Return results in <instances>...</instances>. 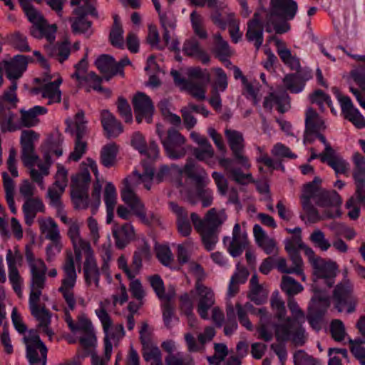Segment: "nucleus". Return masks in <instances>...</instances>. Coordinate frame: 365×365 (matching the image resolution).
<instances>
[{"instance_id":"37","label":"nucleus","mask_w":365,"mask_h":365,"mask_svg":"<svg viewBox=\"0 0 365 365\" xmlns=\"http://www.w3.org/2000/svg\"><path fill=\"white\" fill-rule=\"evenodd\" d=\"M354 166L353 177L355 181L357 192L365 190V158L359 153H354L352 155Z\"/></svg>"},{"instance_id":"45","label":"nucleus","mask_w":365,"mask_h":365,"mask_svg":"<svg viewBox=\"0 0 365 365\" xmlns=\"http://www.w3.org/2000/svg\"><path fill=\"white\" fill-rule=\"evenodd\" d=\"M220 166L226 171L229 177L238 183L247 184L252 180L250 174H244L240 169L232 168V160L228 158H221L219 160Z\"/></svg>"},{"instance_id":"4","label":"nucleus","mask_w":365,"mask_h":365,"mask_svg":"<svg viewBox=\"0 0 365 365\" xmlns=\"http://www.w3.org/2000/svg\"><path fill=\"white\" fill-rule=\"evenodd\" d=\"M271 306L279 320V323L275 326V335L278 341H284L291 336H299L303 333L302 324L305 322V316L292 297L288 299V307L293 319L285 317L284 303L279 298L277 292L272 296Z\"/></svg>"},{"instance_id":"6","label":"nucleus","mask_w":365,"mask_h":365,"mask_svg":"<svg viewBox=\"0 0 365 365\" xmlns=\"http://www.w3.org/2000/svg\"><path fill=\"white\" fill-rule=\"evenodd\" d=\"M90 171L98 178L99 173L96 162L87 158L81 163L80 172L72 178L71 198L77 209H86L91 205L88 195L91 181Z\"/></svg>"},{"instance_id":"44","label":"nucleus","mask_w":365,"mask_h":365,"mask_svg":"<svg viewBox=\"0 0 365 365\" xmlns=\"http://www.w3.org/2000/svg\"><path fill=\"white\" fill-rule=\"evenodd\" d=\"M155 10L158 11L160 21L163 28L164 29L163 39L168 42V34L170 31L173 30L176 26V20L175 15L170 11L162 12L160 11V4L158 0H152Z\"/></svg>"},{"instance_id":"10","label":"nucleus","mask_w":365,"mask_h":365,"mask_svg":"<svg viewBox=\"0 0 365 365\" xmlns=\"http://www.w3.org/2000/svg\"><path fill=\"white\" fill-rule=\"evenodd\" d=\"M29 19L32 24L30 29L31 35L36 38H45L48 41L53 42L56 38V25L48 24L41 14L29 4L28 0H19Z\"/></svg>"},{"instance_id":"42","label":"nucleus","mask_w":365,"mask_h":365,"mask_svg":"<svg viewBox=\"0 0 365 365\" xmlns=\"http://www.w3.org/2000/svg\"><path fill=\"white\" fill-rule=\"evenodd\" d=\"M103 200L106 206V222L110 224L113 219L114 210L117 203V192L113 183H106Z\"/></svg>"},{"instance_id":"5","label":"nucleus","mask_w":365,"mask_h":365,"mask_svg":"<svg viewBox=\"0 0 365 365\" xmlns=\"http://www.w3.org/2000/svg\"><path fill=\"white\" fill-rule=\"evenodd\" d=\"M38 138L39 135L32 130L22 131L21 135V159L24 165L29 168L32 180L42 188H44L43 180L44 177L49 174L51 162L48 154L44 155L45 162L42 163L35 153L34 143L38 140Z\"/></svg>"},{"instance_id":"36","label":"nucleus","mask_w":365,"mask_h":365,"mask_svg":"<svg viewBox=\"0 0 365 365\" xmlns=\"http://www.w3.org/2000/svg\"><path fill=\"white\" fill-rule=\"evenodd\" d=\"M131 145L140 154L147 156L148 158L155 159L159 155L158 145L154 142H150L149 145L147 146L144 137L138 132L133 134L131 139Z\"/></svg>"},{"instance_id":"49","label":"nucleus","mask_w":365,"mask_h":365,"mask_svg":"<svg viewBox=\"0 0 365 365\" xmlns=\"http://www.w3.org/2000/svg\"><path fill=\"white\" fill-rule=\"evenodd\" d=\"M258 312L260 318L259 324L257 328V338L265 341H269L273 338V332L269 324V317L264 309H259Z\"/></svg>"},{"instance_id":"8","label":"nucleus","mask_w":365,"mask_h":365,"mask_svg":"<svg viewBox=\"0 0 365 365\" xmlns=\"http://www.w3.org/2000/svg\"><path fill=\"white\" fill-rule=\"evenodd\" d=\"M305 255L313 268L314 283L312 286L314 294L315 291L320 293H326L329 297V294L325 289H319L317 286L322 280L329 288L334 284V278L336 275V264L330 260H326L317 256L310 247H307Z\"/></svg>"},{"instance_id":"64","label":"nucleus","mask_w":365,"mask_h":365,"mask_svg":"<svg viewBox=\"0 0 365 365\" xmlns=\"http://www.w3.org/2000/svg\"><path fill=\"white\" fill-rule=\"evenodd\" d=\"M364 339L350 340V349L353 355L359 360L361 365H365V348Z\"/></svg>"},{"instance_id":"13","label":"nucleus","mask_w":365,"mask_h":365,"mask_svg":"<svg viewBox=\"0 0 365 365\" xmlns=\"http://www.w3.org/2000/svg\"><path fill=\"white\" fill-rule=\"evenodd\" d=\"M36 81H42V84L32 90L33 93L41 95L43 98L48 100V104L60 103L61 101V91L59 88L62 83V78L58 73L50 74L45 72L42 79L36 78Z\"/></svg>"},{"instance_id":"54","label":"nucleus","mask_w":365,"mask_h":365,"mask_svg":"<svg viewBox=\"0 0 365 365\" xmlns=\"http://www.w3.org/2000/svg\"><path fill=\"white\" fill-rule=\"evenodd\" d=\"M225 219L224 212H217L215 208L210 209L204 220L200 219L203 228L216 230Z\"/></svg>"},{"instance_id":"38","label":"nucleus","mask_w":365,"mask_h":365,"mask_svg":"<svg viewBox=\"0 0 365 365\" xmlns=\"http://www.w3.org/2000/svg\"><path fill=\"white\" fill-rule=\"evenodd\" d=\"M265 108L272 109L274 106L280 113L286 112L289 108V96L286 91H279L270 93L264 101Z\"/></svg>"},{"instance_id":"17","label":"nucleus","mask_w":365,"mask_h":365,"mask_svg":"<svg viewBox=\"0 0 365 365\" xmlns=\"http://www.w3.org/2000/svg\"><path fill=\"white\" fill-rule=\"evenodd\" d=\"M330 306V297L326 293L315 291L309 307L308 321L316 330L320 329V319Z\"/></svg>"},{"instance_id":"51","label":"nucleus","mask_w":365,"mask_h":365,"mask_svg":"<svg viewBox=\"0 0 365 365\" xmlns=\"http://www.w3.org/2000/svg\"><path fill=\"white\" fill-rule=\"evenodd\" d=\"M182 50L186 55L195 57L204 63L209 61L208 55L200 48L198 41L195 38L185 41Z\"/></svg>"},{"instance_id":"59","label":"nucleus","mask_w":365,"mask_h":365,"mask_svg":"<svg viewBox=\"0 0 365 365\" xmlns=\"http://www.w3.org/2000/svg\"><path fill=\"white\" fill-rule=\"evenodd\" d=\"M281 288L289 297L297 294L303 290L302 285L289 276L282 277Z\"/></svg>"},{"instance_id":"48","label":"nucleus","mask_w":365,"mask_h":365,"mask_svg":"<svg viewBox=\"0 0 365 365\" xmlns=\"http://www.w3.org/2000/svg\"><path fill=\"white\" fill-rule=\"evenodd\" d=\"M41 232L49 240L61 239L58 226L51 217H41L38 220Z\"/></svg>"},{"instance_id":"32","label":"nucleus","mask_w":365,"mask_h":365,"mask_svg":"<svg viewBox=\"0 0 365 365\" xmlns=\"http://www.w3.org/2000/svg\"><path fill=\"white\" fill-rule=\"evenodd\" d=\"M259 13L256 12L253 19L247 23V30L246 33L247 39L254 43L257 50H258L263 43V25L259 17Z\"/></svg>"},{"instance_id":"15","label":"nucleus","mask_w":365,"mask_h":365,"mask_svg":"<svg viewBox=\"0 0 365 365\" xmlns=\"http://www.w3.org/2000/svg\"><path fill=\"white\" fill-rule=\"evenodd\" d=\"M42 293H30L29 295V309L32 316L38 322V329L39 331L45 334L51 339L53 333L50 328L51 314L44 307H40L38 304L40 297Z\"/></svg>"},{"instance_id":"16","label":"nucleus","mask_w":365,"mask_h":365,"mask_svg":"<svg viewBox=\"0 0 365 365\" xmlns=\"http://www.w3.org/2000/svg\"><path fill=\"white\" fill-rule=\"evenodd\" d=\"M26 357L30 365H46L47 348L36 333L24 337Z\"/></svg>"},{"instance_id":"25","label":"nucleus","mask_w":365,"mask_h":365,"mask_svg":"<svg viewBox=\"0 0 365 365\" xmlns=\"http://www.w3.org/2000/svg\"><path fill=\"white\" fill-rule=\"evenodd\" d=\"M133 103L137 122L140 123L143 119H145L148 123H150L154 107L149 96L143 93H138L133 97Z\"/></svg>"},{"instance_id":"9","label":"nucleus","mask_w":365,"mask_h":365,"mask_svg":"<svg viewBox=\"0 0 365 365\" xmlns=\"http://www.w3.org/2000/svg\"><path fill=\"white\" fill-rule=\"evenodd\" d=\"M95 312L102 324L105 333L106 357H99L105 361L106 364L110 359L113 349V344H115L121 339L125 335V331L121 324H113L109 314L105 309V305L103 302L99 303V307L96 309Z\"/></svg>"},{"instance_id":"50","label":"nucleus","mask_w":365,"mask_h":365,"mask_svg":"<svg viewBox=\"0 0 365 365\" xmlns=\"http://www.w3.org/2000/svg\"><path fill=\"white\" fill-rule=\"evenodd\" d=\"M95 63L102 73L108 76L118 74L119 71V66H117L115 59L108 55H101L96 59Z\"/></svg>"},{"instance_id":"33","label":"nucleus","mask_w":365,"mask_h":365,"mask_svg":"<svg viewBox=\"0 0 365 365\" xmlns=\"http://www.w3.org/2000/svg\"><path fill=\"white\" fill-rule=\"evenodd\" d=\"M112 232L116 247L120 249L124 248L135 238L134 227L130 223H125L121 226L114 224Z\"/></svg>"},{"instance_id":"39","label":"nucleus","mask_w":365,"mask_h":365,"mask_svg":"<svg viewBox=\"0 0 365 365\" xmlns=\"http://www.w3.org/2000/svg\"><path fill=\"white\" fill-rule=\"evenodd\" d=\"M274 45L277 48V52L281 60L287 65L292 70L298 71L300 68L299 59L293 56L285 43L280 39H274Z\"/></svg>"},{"instance_id":"47","label":"nucleus","mask_w":365,"mask_h":365,"mask_svg":"<svg viewBox=\"0 0 365 365\" xmlns=\"http://www.w3.org/2000/svg\"><path fill=\"white\" fill-rule=\"evenodd\" d=\"M361 205H365V190L358 192L356 188L354 196L350 197L346 203V207L349 210L348 216L351 220H356L359 217Z\"/></svg>"},{"instance_id":"63","label":"nucleus","mask_w":365,"mask_h":365,"mask_svg":"<svg viewBox=\"0 0 365 365\" xmlns=\"http://www.w3.org/2000/svg\"><path fill=\"white\" fill-rule=\"evenodd\" d=\"M309 239L314 245L322 251H327L331 247V244L325 238L324 234L319 230H315L310 235Z\"/></svg>"},{"instance_id":"60","label":"nucleus","mask_w":365,"mask_h":365,"mask_svg":"<svg viewBox=\"0 0 365 365\" xmlns=\"http://www.w3.org/2000/svg\"><path fill=\"white\" fill-rule=\"evenodd\" d=\"M123 30L118 21V17L114 16V24L110 33V40L113 46L123 48L124 46Z\"/></svg>"},{"instance_id":"23","label":"nucleus","mask_w":365,"mask_h":365,"mask_svg":"<svg viewBox=\"0 0 365 365\" xmlns=\"http://www.w3.org/2000/svg\"><path fill=\"white\" fill-rule=\"evenodd\" d=\"M28 261L31 272L30 293H42L46 282V266L41 259L28 257Z\"/></svg>"},{"instance_id":"61","label":"nucleus","mask_w":365,"mask_h":365,"mask_svg":"<svg viewBox=\"0 0 365 365\" xmlns=\"http://www.w3.org/2000/svg\"><path fill=\"white\" fill-rule=\"evenodd\" d=\"M193 250V244L190 241H186L177 246V258L180 264L188 263L191 253Z\"/></svg>"},{"instance_id":"7","label":"nucleus","mask_w":365,"mask_h":365,"mask_svg":"<svg viewBox=\"0 0 365 365\" xmlns=\"http://www.w3.org/2000/svg\"><path fill=\"white\" fill-rule=\"evenodd\" d=\"M298 11L297 3L294 0H271V12L267 20L268 32L271 27L277 34H283L290 29L287 21L292 20Z\"/></svg>"},{"instance_id":"19","label":"nucleus","mask_w":365,"mask_h":365,"mask_svg":"<svg viewBox=\"0 0 365 365\" xmlns=\"http://www.w3.org/2000/svg\"><path fill=\"white\" fill-rule=\"evenodd\" d=\"M22 259V255L19 250H7L6 259L9 269V279L13 289L19 297L22 294L23 279L19 274L18 267L21 266Z\"/></svg>"},{"instance_id":"20","label":"nucleus","mask_w":365,"mask_h":365,"mask_svg":"<svg viewBox=\"0 0 365 365\" xmlns=\"http://www.w3.org/2000/svg\"><path fill=\"white\" fill-rule=\"evenodd\" d=\"M192 294L197 300V312L204 319H208V311L215 304V294L211 288L197 282Z\"/></svg>"},{"instance_id":"27","label":"nucleus","mask_w":365,"mask_h":365,"mask_svg":"<svg viewBox=\"0 0 365 365\" xmlns=\"http://www.w3.org/2000/svg\"><path fill=\"white\" fill-rule=\"evenodd\" d=\"M229 242L228 252L234 257L240 256L247 245V235L241 231L240 226L236 223L233 227L232 239L225 237L224 243Z\"/></svg>"},{"instance_id":"14","label":"nucleus","mask_w":365,"mask_h":365,"mask_svg":"<svg viewBox=\"0 0 365 365\" xmlns=\"http://www.w3.org/2000/svg\"><path fill=\"white\" fill-rule=\"evenodd\" d=\"M353 286L348 280L339 284L334 291L335 308L339 312L352 313L356 309L357 299L353 295Z\"/></svg>"},{"instance_id":"2","label":"nucleus","mask_w":365,"mask_h":365,"mask_svg":"<svg viewBox=\"0 0 365 365\" xmlns=\"http://www.w3.org/2000/svg\"><path fill=\"white\" fill-rule=\"evenodd\" d=\"M142 168V173L135 170L124 179L120 196L125 204H128L140 221L145 224L149 223V218L144 203L135 192L138 185L143 183L144 187L149 190L153 182L159 183L166 180H172L174 177L181 176L183 173L198 184L204 183L207 180L205 170L192 159L187 160L184 168L175 164H172L170 166L162 165L155 175L152 165L143 163Z\"/></svg>"},{"instance_id":"57","label":"nucleus","mask_w":365,"mask_h":365,"mask_svg":"<svg viewBox=\"0 0 365 365\" xmlns=\"http://www.w3.org/2000/svg\"><path fill=\"white\" fill-rule=\"evenodd\" d=\"M215 52L217 57L225 63L230 64L227 57L230 56L231 51L227 41H224L220 34L215 35Z\"/></svg>"},{"instance_id":"46","label":"nucleus","mask_w":365,"mask_h":365,"mask_svg":"<svg viewBox=\"0 0 365 365\" xmlns=\"http://www.w3.org/2000/svg\"><path fill=\"white\" fill-rule=\"evenodd\" d=\"M101 123L108 137H116L123 132V127L108 110L101 113Z\"/></svg>"},{"instance_id":"41","label":"nucleus","mask_w":365,"mask_h":365,"mask_svg":"<svg viewBox=\"0 0 365 365\" xmlns=\"http://www.w3.org/2000/svg\"><path fill=\"white\" fill-rule=\"evenodd\" d=\"M22 209L26 224L31 225L34 222L36 214L44 211V205L42 200L38 197L29 198L23 205Z\"/></svg>"},{"instance_id":"52","label":"nucleus","mask_w":365,"mask_h":365,"mask_svg":"<svg viewBox=\"0 0 365 365\" xmlns=\"http://www.w3.org/2000/svg\"><path fill=\"white\" fill-rule=\"evenodd\" d=\"M118 147L114 143H110L102 147L100 153L101 163L106 167L111 168L116 163Z\"/></svg>"},{"instance_id":"18","label":"nucleus","mask_w":365,"mask_h":365,"mask_svg":"<svg viewBox=\"0 0 365 365\" xmlns=\"http://www.w3.org/2000/svg\"><path fill=\"white\" fill-rule=\"evenodd\" d=\"M332 91L340 104L341 113L344 117L353 123L357 128H365V118L359 110L354 107L351 98L341 95L337 88H333Z\"/></svg>"},{"instance_id":"26","label":"nucleus","mask_w":365,"mask_h":365,"mask_svg":"<svg viewBox=\"0 0 365 365\" xmlns=\"http://www.w3.org/2000/svg\"><path fill=\"white\" fill-rule=\"evenodd\" d=\"M305 125L304 143L312 142L314 135L326 128L324 120L312 108H308L306 112Z\"/></svg>"},{"instance_id":"43","label":"nucleus","mask_w":365,"mask_h":365,"mask_svg":"<svg viewBox=\"0 0 365 365\" xmlns=\"http://www.w3.org/2000/svg\"><path fill=\"white\" fill-rule=\"evenodd\" d=\"M47 112V108L41 106H35L28 110H21L20 128H30L36 125L38 123L37 116L44 115Z\"/></svg>"},{"instance_id":"34","label":"nucleus","mask_w":365,"mask_h":365,"mask_svg":"<svg viewBox=\"0 0 365 365\" xmlns=\"http://www.w3.org/2000/svg\"><path fill=\"white\" fill-rule=\"evenodd\" d=\"M297 73L294 74H289L287 75L284 79L283 82L284 86L288 89L290 92L298 93L303 91L305 83L311 78V73L309 71L302 72L299 71H296Z\"/></svg>"},{"instance_id":"53","label":"nucleus","mask_w":365,"mask_h":365,"mask_svg":"<svg viewBox=\"0 0 365 365\" xmlns=\"http://www.w3.org/2000/svg\"><path fill=\"white\" fill-rule=\"evenodd\" d=\"M149 282L158 297L163 301H170L175 295L173 289L165 292L164 284L161 277L158 275H153L149 277Z\"/></svg>"},{"instance_id":"30","label":"nucleus","mask_w":365,"mask_h":365,"mask_svg":"<svg viewBox=\"0 0 365 365\" xmlns=\"http://www.w3.org/2000/svg\"><path fill=\"white\" fill-rule=\"evenodd\" d=\"M320 160L326 163L338 174H346L349 170V163L337 154L331 147H328L327 153H322Z\"/></svg>"},{"instance_id":"31","label":"nucleus","mask_w":365,"mask_h":365,"mask_svg":"<svg viewBox=\"0 0 365 365\" xmlns=\"http://www.w3.org/2000/svg\"><path fill=\"white\" fill-rule=\"evenodd\" d=\"M28 58L26 56L17 55L12 59L4 63L6 77L11 81H16L26 70Z\"/></svg>"},{"instance_id":"11","label":"nucleus","mask_w":365,"mask_h":365,"mask_svg":"<svg viewBox=\"0 0 365 365\" xmlns=\"http://www.w3.org/2000/svg\"><path fill=\"white\" fill-rule=\"evenodd\" d=\"M66 123L67 125L66 130L76 135L74 150L71 153L68 159L73 161H78L86 150V143L81 140L86 129V121L84 119L83 112H78L73 119H67Z\"/></svg>"},{"instance_id":"40","label":"nucleus","mask_w":365,"mask_h":365,"mask_svg":"<svg viewBox=\"0 0 365 365\" xmlns=\"http://www.w3.org/2000/svg\"><path fill=\"white\" fill-rule=\"evenodd\" d=\"M169 207L176 215L179 232L185 237L189 235L192 230V227L188 219L187 212L182 207H180L173 202L169 203Z\"/></svg>"},{"instance_id":"29","label":"nucleus","mask_w":365,"mask_h":365,"mask_svg":"<svg viewBox=\"0 0 365 365\" xmlns=\"http://www.w3.org/2000/svg\"><path fill=\"white\" fill-rule=\"evenodd\" d=\"M354 58L364 62L365 65L364 56H356ZM351 77L361 88L362 92L352 87L350 88V91L354 94L360 106L365 110V71L362 68H356L351 72Z\"/></svg>"},{"instance_id":"56","label":"nucleus","mask_w":365,"mask_h":365,"mask_svg":"<svg viewBox=\"0 0 365 365\" xmlns=\"http://www.w3.org/2000/svg\"><path fill=\"white\" fill-rule=\"evenodd\" d=\"M209 81V76H206V82H195L190 80L187 82L186 87L184 90L188 91L194 98L197 100H204L205 98L206 93V83Z\"/></svg>"},{"instance_id":"1","label":"nucleus","mask_w":365,"mask_h":365,"mask_svg":"<svg viewBox=\"0 0 365 365\" xmlns=\"http://www.w3.org/2000/svg\"><path fill=\"white\" fill-rule=\"evenodd\" d=\"M83 276L86 285L91 289H98L100 286V270L90 242L73 249V254L69 251L66 254L65 262L62 265L63 278L58 292L66 302L68 309L65 312V322L71 332L79 339L80 344L86 348L93 346L96 341L94 329L91 321L86 314H78L77 321L74 322L69 314V310L76 307V299L74 295V287L77 281V272L75 262L81 263L83 256Z\"/></svg>"},{"instance_id":"28","label":"nucleus","mask_w":365,"mask_h":365,"mask_svg":"<svg viewBox=\"0 0 365 365\" xmlns=\"http://www.w3.org/2000/svg\"><path fill=\"white\" fill-rule=\"evenodd\" d=\"M212 20L215 24L222 29H225L227 26L232 40L237 43L242 38V34L240 31L239 21L235 19L233 14H229L227 16L226 21L223 20L221 14L216 12L212 15Z\"/></svg>"},{"instance_id":"62","label":"nucleus","mask_w":365,"mask_h":365,"mask_svg":"<svg viewBox=\"0 0 365 365\" xmlns=\"http://www.w3.org/2000/svg\"><path fill=\"white\" fill-rule=\"evenodd\" d=\"M215 354L207 358L210 364L219 365L227 356L228 349L223 343H215L214 344Z\"/></svg>"},{"instance_id":"35","label":"nucleus","mask_w":365,"mask_h":365,"mask_svg":"<svg viewBox=\"0 0 365 365\" xmlns=\"http://www.w3.org/2000/svg\"><path fill=\"white\" fill-rule=\"evenodd\" d=\"M190 218L195 229L200 234L205 248L207 250H212L217 242L215 230L203 228L202 222L200 221V217L196 213H192Z\"/></svg>"},{"instance_id":"22","label":"nucleus","mask_w":365,"mask_h":365,"mask_svg":"<svg viewBox=\"0 0 365 365\" xmlns=\"http://www.w3.org/2000/svg\"><path fill=\"white\" fill-rule=\"evenodd\" d=\"M57 209V215L60 220L68 226L67 235L70 239L73 249L78 247L89 241L81 236V224L77 220L68 219L66 212L63 209L62 204Z\"/></svg>"},{"instance_id":"55","label":"nucleus","mask_w":365,"mask_h":365,"mask_svg":"<svg viewBox=\"0 0 365 365\" xmlns=\"http://www.w3.org/2000/svg\"><path fill=\"white\" fill-rule=\"evenodd\" d=\"M192 153L197 160L205 162L210 167H212L215 164L213 160L215 152L210 143L195 148L192 150Z\"/></svg>"},{"instance_id":"21","label":"nucleus","mask_w":365,"mask_h":365,"mask_svg":"<svg viewBox=\"0 0 365 365\" xmlns=\"http://www.w3.org/2000/svg\"><path fill=\"white\" fill-rule=\"evenodd\" d=\"M225 135L237 163L244 168H250L249 160L243 155L244 138L242 134L235 130L226 129L225 130Z\"/></svg>"},{"instance_id":"3","label":"nucleus","mask_w":365,"mask_h":365,"mask_svg":"<svg viewBox=\"0 0 365 365\" xmlns=\"http://www.w3.org/2000/svg\"><path fill=\"white\" fill-rule=\"evenodd\" d=\"M320 182L321 179L316 177L312 182L304 186L301 195L303 210L312 222H317L321 219L312 202L327 209L324 213V216L327 218L337 217L341 216V214L340 206L342 200L340 195L334 190L325 191L322 190L319 187Z\"/></svg>"},{"instance_id":"58","label":"nucleus","mask_w":365,"mask_h":365,"mask_svg":"<svg viewBox=\"0 0 365 365\" xmlns=\"http://www.w3.org/2000/svg\"><path fill=\"white\" fill-rule=\"evenodd\" d=\"M143 347V357L146 361L150 362L151 365H161L162 356L158 346L150 344Z\"/></svg>"},{"instance_id":"12","label":"nucleus","mask_w":365,"mask_h":365,"mask_svg":"<svg viewBox=\"0 0 365 365\" xmlns=\"http://www.w3.org/2000/svg\"><path fill=\"white\" fill-rule=\"evenodd\" d=\"M156 132L169 158L175 160L185 156L186 153L185 139L178 131L175 129L169 130L167 136L163 138L164 130L163 125L158 124Z\"/></svg>"},{"instance_id":"24","label":"nucleus","mask_w":365,"mask_h":365,"mask_svg":"<svg viewBox=\"0 0 365 365\" xmlns=\"http://www.w3.org/2000/svg\"><path fill=\"white\" fill-rule=\"evenodd\" d=\"M94 0H86L85 6L79 7L75 11L78 16L72 22L71 27L74 33H81L86 34H91V23L87 21L85 16L90 14L96 16V9L93 5Z\"/></svg>"}]
</instances>
